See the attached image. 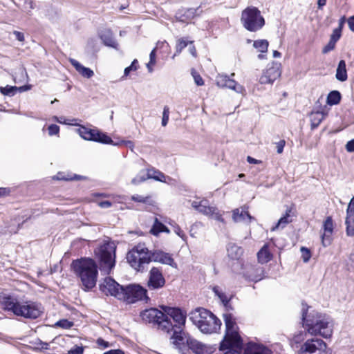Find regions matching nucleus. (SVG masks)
Instances as JSON below:
<instances>
[{"instance_id": "nucleus-25", "label": "nucleus", "mask_w": 354, "mask_h": 354, "mask_svg": "<svg viewBox=\"0 0 354 354\" xmlns=\"http://www.w3.org/2000/svg\"><path fill=\"white\" fill-rule=\"evenodd\" d=\"M170 332H172V335L170 337L171 339V343L176 348H180L181 345L183 344V328H180L179 327H175L173 326L170 328L169 332H167V333H169Z\"/></svg>"}, {"instance_id": "nucleus-19", "label": "nucleus", "mask_w": 354, "mask_h": 354, "mask_svg": "<svg viewBox=\"0 0 354 354\" xmlns=\"http://www.w3.org/2000/svg\"><path fill=\"white\" fill-rule=\"evenodd\" d=\"M165 284V279L161 270L156 267H153L149 273V280L147 287L149 290H157L162 288Z\"/></svg>"}, {"instance_id": "nucleus-48", "label": "nucleus", "mask_w": 354, "mask_h": 354, "mask_svg": "<svg viewBox=\"0 0 354 354\" xmlns=\"http://www.w3.org/2000/svg\"><path fill=\"white\" fill-rule=\"evenodd\" d=\"M192 75L196 85L202 86L204 84L203 78L195 70L192 71Z\"/></svg>"}, {"instance_id": "nucleus-52", "label": "nucleus", "mask_w": 354, "mask_h": 354, "mask_svg": "<svg viewBox=\"0 0 354 354\" xmlns=\"http://www.w3.org/2000/svg\"><path fill=\"white\" fill-rule=\"evenodd\" d=\"M335 44H336V42L330 39L328 44L324 47V48L322 50V53L325 54V53H327L330 52V50H333L335 46Z\"/></svg>"}, {"instance_id": "nucleus-26", "label": "nucleus", "mask_w": 354, "mask_h": 354, "mask_svg": "<svg viewBox=\"0 0 354 354\" xmlns=\"http://www.w3.org/2000/svg\"><path fill=\"white\" fill-rule=\"evenodd\" d=\"M232 218L235 222H244L246 223H250L254 219L244 208L234 209Z\"/></svg>"}, {"instance_id": "nucleus-11", "label": "nucleus", "mask_w": 354, "mask_h": 354, "mask_svg": "<svg viewBox=\"0 0 354 354\" xmlns=\"http://www.w3.org/2000/svg\"><path fill=\"white\" fill-rule=\"evenodd\" d=\"M122 294L123 297H121L120 300L129 304L135 303L138 301H147L149 300L147 290L138 284L123 286Z\"/></svg>"}, {"instance_id": "nucleus-5", "label": "nucleus", "mask_w": 354, "mask_h": 354, "mask_svg": "<svg viewBox=\"0 0 354 354\" xmlns=\"http://www.w3.org/2000/svg\"><path fill=\"white\" fill-rule=\"evenodd\" d=\"M189 319L203 333H216L221 328L220 319L203 308H198L193 310L189 315Z\"/></svg>"}, {"instance_id": "nucleus-22", "label": "nucleus", "mask_w": 354, "mask_h": 354, "mask_svg": "<svg viewBox=\"0 0 354 354\" xmlns=\"http://www.w3.org/2000/svg\"><path fill=\"white\" fill-rule=\"evenodd\" d=\"M151 261L158 262L162 264H166L176 268L177 264L175 263L171 255L169 253L165 252L162 250H156L151 252Z\"/></svg>"}, {"instance_id": "nucleus-44", "label": "nucleus", "mask_w": 354, "mask_h": 354, "mask_svg": "<svg viewBox=\"0 0 354 354\" xmlns=\"http://www.w3.org/2000/svg\"><path fill=\"white\" fill-rule=\"evenodd\" d=\"M301 253V258L304 263L308 262L311 257V252L310 250L306 247H301L300 249Z\"/></svg>"}, {"instance_id": "nucleus-27", "label": "nucleus", "mask_w": 354, "mask_h": 354, "mask_svg": "<svg viewBox=\"0 0 354 354\" xmlns=\"http://www.w3.org/2000/svg\"><path fill=\"white\" fill-rule=\"evenodd\" d=\"M70 63L75 68V70L84 77L91 78L93 76L94 72L89 68L85 67L82 65L79 62L75 59H69Z\"/></svg>"}, {"instance_id": "nucleus-13", "label": "nucleus", "mask_w": 354, "mask_h": 354, "mask_svg": "<svg viewBox=\"0 0 354 354\" xmlns=\"http://www.w3.org/2000/svg\"><path fill=\"white\" fill-rule=\"evenodd\" d=\"M297 354H328L326 344L321 339H307L300 347Z\"/></svg>"}, {"instance_id": "nucleus-45", "label": "nucleus", "mask_w": 354, "mask_h": 354, "mask_svg": "<svg viewBox=\"0 0 354 354\" xmlns=\"http://www.w3.org/2000/svg\"><path fill=\"white\" fill-rule=\"evenodd\" d=\"M73 325V322H69L67 319H62L58 322H57L55 324L57 327H60L62 328L68 329L72 327Z\"/></svg>"}, {"instance_id": "nucleus-49", "label": "nucleus", "mask_w": 354, "mask_h": 354, "mask_svg": "<svg viewBox=\"0 0 354 354\" xmlns=\"http://www.w3.org/2000/svg\"><path fill=\"white\" fill-rule=\"evenodd\" d=\"M341 35H342V30L335 28L333 30V33L330 35V39L335 42H337L341 37Z\"/></svg>"}, {"instance_id": "nucleus-30", "label": "nucleus", "mask_w": 354, "mask_h": 354, "mask_svg": "<svg viewBox=\"0 0 354 354\" xmlns=\"http://www.w3.org/2000/svg\"><path fill=\"white\" fill-rule=\"evenodd\" d=\"M100 38L106 46L116 48L117 43L110 30H104L100 35Z\"/></svg>"}, {"instance_id": "nucleus-40", "label": "nucleus", "mask_w": 354, "mask_h": 354, "mask_svg": "<svg viewBox=\"0 0 354 354\" xmlns=\"http://www.w3.org/2000/svg\"><path fill=\"white\" fill-rule=\"evenodd\" d=\"M192 43H193L192 41H188L183 38L179 39L177 41V44L176 46V53L174 55V56L172 57V58L174 59L175 56L179 55L181 53V51L188 45V44H192Z\"/></svg>"}, {"instance_id": "nucleus-31", "label": "nucleus", "mask_w": 354, "mask_h": 354, "mask_svg": "<svg viewBox=\"0 0 354 354\" xmlns=\"http://www.w3.org/2000/svg\"><path fill=\"white\" fill-rule=\"evenodd\" d=\"M257 259L259 263H268L272 259V254L268 250L267 245H264L263 248L257 253Z\"/></svg>"}, {"instance_id": "nucleus-10", "label": "nucleus", "mask_w": 354, "mask_h": 354, "mask_svg": "<svg viewBox=\"0 0 354 354\" xmlns=\"http://www.w3.org/2000/svg\"><path fill=\"white\" fill-rule=\"evenodd\" d=\"M77 126L78 128L75 131L84 140L103 144L115 145L113 140L109 136L97 129H88L80 124H77Z\"/></svg>"}, {"instance_id": "nucleus-64", "label": "nucleus", "mask_w": 354, "mask_h": 354, "mask_svg": "<svg viewBox=\"0 0 354 354\" xmlns=\"http://www.w3.org/2000/svg\"><path fill=\"white\" fill-rule=\"evenodd\" d=\"M247 160L249 163L250 164H258V163H261V160H257L251 156H248L247 157Z\"/></svg>"}, {"instance_id": "nucleus-12", "label": "nucleus", "mask_w": 354, "mask_h": 354, "mask_svg": "<svg viewBox=\"0 0 354 354\" xmlns=\"http://www.w3.org/2000/svg\"><path fill=\"white\" fill-rule=\"evenodd\" d=\"M191 206L199 213L214 218L220 222H224L222 214L216 207L209 205L207 199L189 201Z\"/></svg>"}, {"instance_id": "nucleus-23", "label": "nucleus", "mask_w": 354, "mask_h": 354, "mask_svg": "<svg viewBox=\"0 0 354 354\" xmlns=\"http://www.w3.org/2000/svg\"><path fill=\"white\" fill-rule=\"evenodd\" d=\"M244 354H272V352L262 344L250 342L245 348Z\"/></svg>"}, {"instance_id": "nucleus-38", "label": "nucleus", "mask_w": 354, "mask_h": 354, "mask_svg": "<svg viewBox=\"0 0 354 354\" xmlns=\"http://www.w3.org/2000/svg\"><path fill=\"white\" fill-rule=\"evenodd\" d=\"M345 224L346 225V234L349 236H354V216H346Z\"/></svg>"}, {"instance_id": "nucleus-29", "label": "nucleus", "mask_w": 354, "mask_h": 354, "mask_svg": "<svg viewBox=\"0 0 354 354\" xmlns=\"http://www.w3.org/2000/svg\"><path fill=\"white\" fill-rule=\"evenodd\" d=\"M335 77L340 82H345L347 80L348 75L344 60L339 61L336 70Z\"/></svg>"}, {"instance_id": "nucleus-32", "label": "nucleus", "mask_w": 354, "mask_h": 354, "mask_svg": "<svg viewBox=\"0 0 354 354\" xmlns=\"http://www.w3.org/2000/svg\"><path fill=\"white\" fill-rule=\"evenodd\" d=\"M325 117L326 114L322 111L312 112L310 115L312 128L317 127Z\"/></svg>"}, {"instance_id": "nucleus-47", "label": "nucleus", "mask_w": 354, "mask_h": 354, "mask_svg": "<svg viewBox=\"0 0 354 354\" xmlns=\"http://www.w3.org/2000/svg\"><path fill=\"white\" fill-rule=\"evenodd\" d=\"M169 109L168 106H165L163 109L162 112V125L165 127L169 121Z\"/></svg>"}, {"instance_id": "nucleus-53", "label": "nucleus", "mask_w": 354, "mask_h": 354, "mask_svg": "<svg viewBox=\"0 0 354 354\" xmlns=\"http://www.w3.org/2000/svg\"><path fill=\"white\" fill-rule=\"evenodd\" d=\"M83 352V347L76 346L68 351V354H82Z\"/></svg>"}, {"instance_id": "nucleus-24", "label": "nucleus", "mask_w": 354, "mask_h": 354, "mask_svg": "<svg viewBox=\"0 0 354 354\" xmlns=\"http://www.w3.org/2000/svg\"><path fill=\"white\" fill-rule=\"evenodd\" d=\"M227 257L233 260V261H239V263L242 262L241 261V258L243 254V249L232 243H230L227 245Z\"/></svg>"}, {"instance_id": "nucleus-3", "label": "nucleus", "mask_w": 354, "mask_h": 354, "mask_svg": "<svg viewBox=\"0 0 354 354\" xmlns=\"http://www.w3.org/2000/svg\"><path fill=\"white\" fill-rule=\"evenodd\" d=\"M225 334L220 344V350L228 349L224 354H242L243 341L239 333L235 319L231 314L223 315Z\"/></svg>"}, {"instance_id": "nucleus-33", "label": "nucleus", "mask_w": 354, "mask_h": 354, "mask_svg": "<svg viewBox=\"0 0 354 354\" xmlns=\"http://www.w3.org/2000/svg\"><path fill=\"white\" fill-rule=\"evenodd\" d=\"M146 172L147 178H148V179L152 178L160 182L165 181L166 176L164 174L154 168L148 169Z\"/></svg>"}, {"instance_id": "nucleus-20", "label": "nucleus", "mask_w": 354, "mask_h": 354, "mask_svg": "<svg viewBox=\"0 0 354 354\" xmlns=\"http://www.w3.org/2000/svg\"><path fill=\"white\" fill-rule=\"evenodd\" d=\"M187 343L195 354H212L215 350L214 346L205 344L194 339H188Z\"/></svg>"}, {"instance_id": "nucleus-16", "label": "nucleus", "mask_w": 354, "mask_h": 354, "mask_svg": "<svg viewBox=\"0 0 354 354\" xmlns=\"http://www.w3.org/2000/svg\"><path fill=\"white\" fill-rule=\"evenodd\" d=\"M280 64L277 62H272L268 64L266 69L263 71L259 78V82L261 84H272L281 74Z\"/></svg>"}, {"instance_id": "nucleus-9", "label": "nucleus", "mask_w": 354, "mask_h": 354, "mask_svg": "<svg viewBox=\"0 0 354 354\" xmlns=\"http://www.w3.org/2000/svg\"><path fill=\"white\" fill-rule=\"evenodd\" d=\"M142 318L146 322L157 324L160 330L165 332H169L172 327V324L164 311L162 312L156 308L145 310L142 313Z\"/></svg>"}, {"instance_id": "nucleus-8", "label": "nucleus", "mask_w": 354, "mask_h": 354, "mask_svg": "<svg viewBox=\"0 0 354 354\" xmlns=\"http://www.w3.org/2000/svg\"><path fill=\"white\" fill-rule=\"evenodd\" d=\"M115 244L107 241L95 250V254L100 259V269L109 273L115 266Z\"/></svg>"}, {"instance_id": "nucleus-37", "label": "nucleus", "mask_w": 354, "mask_h": 354, "mask_svg": "<svg viewBox=\"0 0 354 354\" xmlns=\"http://www.w3.org/2000/svg\"><path fill=\"white\" fill-rule=\"evenodd\" d=\"M269 43L266 39H258L254 41L253 46L261 53H266Z\"/></svg>"}, {"instance_id": "nucleus-28", "label": "nucleus", "mask_w": 354, "mask_h": 354, "mask_svg": "<svg viewBox=\"0 0 354 354\" xmlns=\"http://www.w3.org/2000/svg\"><path fill=\"white\" fill-rule=\"evenodd\" d=\"M291 209H287L286 214L278 221L275 226L272 227V231H275L278 229L284 228L288 223L292 222L291 218Z\"/></svg>"}, {"instance_id": "nucleus-34", "label": "nucleus", "mask_w": 354, "mask_h": 354, "mask_svg": "<svg viewBox=\"0 0 354 354\" xmlns=\"http://www.w3.org/2000/svg\"><path fill=\"white\" fill-rule=\"evenodd\" d=\"M150 232L152 234L157 236L159 233L163 232L169 233V230L156 218Z\"/></svg>"}, {"instance_id": "nucleus-4", "label": "nucleus", "mask_w": 354, "mask_h": 354, "mask_svg": "<svg viewBox=\"0 0 354 354\" xmlns=\"http://www.w3.org/2000/svg\"><path fill=\"white\" fill-rule=\"evenodd\" d=\"M71 266L85 290H91L95 286L98 271L94 260L90 258H82L73 261Z\"/></svg>"}, {"instance_id": "nucleus-41", "label": "nucleus", "mask_w": 354, "mask_h": 354, "mask_svg": "<svg viewBox=\"0 0 354 354\" xmlns=\"http://www.w3.org/2000/svg\"><path fill=\"white\" fill-rule=\"evenodd\" d=\"M17 91V86H8L0 87V92L6 95L13 96Z\"/></svg>"}, {"instance_id": "nucleus-56", "label": "nucleus", "mask_w": 354, "mask_h": 354, "mask_svg": "<svg viewBox=\"0 0 354 354\" xmlns=\"http://www.w3.org/2000/svg\"><path fill=\"white\" fill-rule=\"evenodd\" d=\"M346 149L348 152H353L354 151V138L350 141H348L346 145Z\"/></svg>"}, {"instance_id": "nucleus-15", "label": "nucleus", "mask_w": 354, "mask_h": 354, "mask_svg": "<svg viewBox=\"0 0 354 354\" xmlns=\"http://www.w3.org/2000/svg\"><path fill=\"white\" fill-rule=\"evenodd\" d=\"M100 290L106 295L113 296L120 300L121 297H123L122 289L123 286H120L111 277H106L100 285Z\"/></svg>"}, {"instance_id": "nucleus-63", "label": "nucleus", "mask_w": 354, "mask_h": 354, "mask_svg": "<svg viewBox=\"0 0 354 354\" xmlns=\"http://www.w3.org/2000/svg\"><path fill=\"white\" fill-rule=\"evenodd\" d=\"M30 88H31L30 85H25V86L17 87V91L21 93V92L27 91L30 90Z\"/></svg>"}, {"instance_id": "nucleus-62", "label": "nucleus", "mask_w": 354, "mask_h": 354, "mask_svg": "<svg viewBox=\"0 0 354 354\" xmlns=\"http://www.w3.org/2000/svg\"><path fill=\"white\" fill-rule=\"evenodd\" d=\"M104 354H124V352L120 349L110 350Z\"/></svg>"}, {"instance_id": "nucleus-35", "label": "nucleus", "mask_w": 354, "mask_h": 354, "mask_svg": "<svg viewBox=\"0 0 354 354\" xmlns=\"http://www.w3.org/2000/svg\"><path fill=\"white\" fill-rule=\"evenodd\" d=\"M341 100V94L337 91H333L330 92L327 96L326 103L328 105L333 106L339 103Z\"/></svg>"}, {"instance_id": "nucleus-17", "label": "nucleus", "mask_w": 354, "mask_h": 354, "mask_svg": "<svg viewBox=\"0 0 354 354\" xmlns=\"http://www.w3.org/2000/svg\"><path fill=\"white\" fill-rule=\"evenodd\" d=\"M235 75L233 73L230 77L227 75H218L216 79V85L220 88H229L235 91L237 93L243 94L245 92L244 87L237 83L232 77Z\"/></svg>"}, {"instance_id": "nucleus-21", "label": "nucleus", "mask_w": 354, "mask_h": 354, "mask_svg": "<svg viewBox=\"0 0 354 354\" xmlns=\"http://www.w3.org/2000/svg\"><path fill=\"white\" fill-rule=\"evenodd\" d=\"M323 233L322 234V244L327 247L331 243V236L334 230L333 221L331 216H328L323 223Z\"/></svg>"}, {"instance_id": "nucleus-14", "label": "nucleus", "mask_w": 354, "mask_h": 354, "mask_svg": "<svg viewBox=\"0 0 354 354\" xmlns=\"http://www.w3.org/2000/svg\"><path fill=\"white\" fill-rule=\"evenodd\" d=\"M241 270L239 273L246 279L252 281H259L261 280L264 276V270L261 266L253 265L248 262H241Z\"/></svg>"}, {"instance_id": "nucleus-1", "label": "nucleus", "mask_w": 354, "mask_h": 354, "mask_svg": "<svg viewBox=\"0 0 354 354\" xmlns=\"http://www.w3.org/2000/svg\"><path fill=\"white\" fill-rule=\"evenodd\" d=\"M0 304L4 310L10 311L15 315L26 319H37L43 313L40 304L32 301H19L10 295L1 296Z\"/></svg>"}, {"instance_id": "nucleus-18", "label": "nucleus", "mask_w": 354, "mask_h": 354, "mask_svg": "<svg viewBox=\"0 0 354 354\" xmlns=\"http://www.w3.org/2000/svg\"><path fill=\"white\" fill-rule=\"evenodd\" d=\"M162 310L164 311L165 314L167 316L171 317L174 322L176 323L175 325H173V327H179L180 328H183L186 322V313H183L178 308H173L169 306H161Z\"/></svg>"}, {"instance_id": "nucleus-51", "label": "nucleus", "mask_w": 354, "mask_h": 354, "mask_svg": "<svg viewBox=\"0 0 354 354\" xmlns=\"http://www.w3.org/2000/svg\"><path fill=\"white\" fill-rule=\"evenodd\" d=\"M48 130L50 136H54L59 133V127L57 124H51L48 127Z\"/></svg>"}, {"instance_id": "nucleus-7", "label": "nucleus", "mask_w": 354, "mask_h": 354, "mask_svg": "<svg viewBox=\"0 0 354 354\" xmlns=\"http://www.w3.org/2000/svg\"><path fill=\"white\" fill-rule=\"evenodd\" d=\"M127 259L136 270L142 271L145 265L151 261V252L144 243H139L127 253Z\"/></svg>"}, {"instance_id": "nucleus-54", "label": "nucleus", "mask_w": 354, "mask_h": 354, "mask_svg": "<svg viewBox=\"0 0 354 354\" xmlns=\"http://www.w3.org/2000/svg\"><path fill=\"white\" fill-rule=\"evenodd\" d=\"M114 144H115L114 142H113ZM116 144H118V145H120L121 144H123L124 145L127 147L129 148L131 151H133V147H134V144L132 141L131 140H127V141H125V140H122L121 142H117Z\"/></svg>"}, {"instance_id": "nucleus-39", "label": "nucleus", "mask_w": 354, "mask_h": 354, "mask_svg": "<svg viewBox=\"0 0 354 354\" xmlns=\"http://www.w3.org/2000/svg\"><path fill=\"white\" fill-rule=\"evenodd\" d=\"M212 290L214 294L220 299L224 306H227L230 299H228L227 296L222 291L221 288L219 286H214L212 288Z\"/></svg>"}, {"instance_id": "nucleus-55", "label": "nucleus", "mask_w": 354, "mask_h": 354, "mask_svg": "<svg viewBox=\"0 0 354 354\" xmlns=\"http://www.w3.org/2000/svg\"><path fill=\"white\" fill-rule=\"evenodd\" d=\"M286 142L283 140H280L277 143V151L278 153H281L283 151Z\"/></svg>"}, {"instance_id": "nucleus-50", "label": "nucleus", "mask_w": 354, "mask_h": 354, "mask_svg": "<svg viewBox=\"0 0 354 354\" xmlns=\"http://www.w3.org/2000/svg\"><path fill=\"white\" fill-rule=\"evenodd\" d=\"M346 216H354V196L352 197L348 203L346 210Z\"/></svg>"}, {"instance_id": "nucleus-60", "label": "nucleus", "mask_w": 354, "mask_h": 354, "mask_svg": "<svg viewBox=\"0 0 354 354\" xmlns=\"http://www.w3.org/2000/svg\"><path fill=\"white\" fill-rule=\"evenodd\" d=\"M99 206L102 208H108L111 206V203L106 201H102L98 203Z\"/></svg>"}, {"instance_id": "nucleus-6", "label": "nucleus", "mask_w": 354, "mask_h": 354, "mask_svg": "<svg viewBox=\"0 0 354 354\" xmlns=\"http://www.w3.org/2000/svg\"><path fill=\"white\" fill-rule=\"evenodd\" d=\"M241 23L250 32H257L265 25V19L261 11L255 6H248L242 12Z\"/></svg>"}, {"instance_id": "nucleus-2", "label": "nucleus", "mask_w": 354, "mask_h": 354, "mask_svg": "<svg viewBox=\"0 0 354 354\" xmlns=\"http://www.w3.org/2000/svg\"><path fill=\"white\" fill-rule=\"evenodd\" d=\"M303 326L311 335H320L324 338L330 337L333 333V324L330 317L318 312L307 315L302 313Z\"/></svg>"}, {"instance_id": "nucleus-43", "label": "nucleus", "mask_w": 354, "mask_h": 354, "mask_svg": "<svg viewBox=\"0 0 354 354\" xmlns=\"http://www.w3.org/2000/svg\"><path fill=\"white\" fill-rule=\"evenodd\" d=\"M138 61H137V59H134L129 66L125 68V69L124 71V75H123L122 78L128 76L131 71H136L138 69Z\"/></svg>"}, {"instance_id": "nucleus-61", "label": "nucleus", "mask_w": 354, "mask_h": 354, "mask_svg": "<svg viewBox=\"0 0 354 354\" xmlns=\"http://www.w3.org/2000/svg\"><path fill=\"white\" fill-rule=\"evenodd\" d=\"M345 21H346V17L345 16L342 17L339 20V26L337 28L339 29V30H342Z\"/></svg>"}, {"instance_id": "nucleus-36", "label": "nucleus", "mask_w": 354, "mask_h": 354, "mask_svg": "<svg viewBox=\"0 0 354 354\" xmlns=\"http://www.w3.org/2000/svg\"><path fill=\"white\" fill-rule=\"evenodd\" d=\"M166 43L165 41H163V42L159 41L157 43L156 47L151 50V52L149 55V62L147 64V67L149 72L153 71V66L156 64V49L159 47V46L164 45Z\"/></svg>"}, {"instance_id": "nucleus-58", "label": "nucleus", "mask_w": 354, "mask_h": 354, "mask_svg": "<svg viewBox=\"0 0 354 354\" xmlns=\"http://www.w3.org/2000/svg\"><path fill=\"white\" fill-rule=\"evenodd\" d=\"M347 23L349 27V29L354 32V16L350 17L347 19Z\"/></svg>"}, {"instance_id": "nucleus-59", "label": "nucleus", "mask_w": 354, "mask_h": 354, "mask_svg": "<svg viewBox=\"0 0 354 354\" xmlns=\"http://www.w3.org/2000/svg\"><path fill=\"white\" fill-rule=\"evenodd\" d=\"M14 35L16 37V39L19 41H23L24 40V35L22 32L19 31H15Z\"/></svg>"}, {"instance_id": "nucleus-42", "label": "nucleus", "mask_w": 354, "mask_h": 354, "mask_svg": "<svg viewBox=\"0 0 354 354\" xmlns=\"http://www.w3.org/2000/svg\"><path fill=\"white\" fill-rule=\"evenodd\" d=\"M147 179H148V178H147V172L141 171L136 177L132 179L131 183L137 185L145 181Z\"/></svg>"}, {"instance_id": "nucleus-46", "label": "nucleus", "mask_w": 354, "mask_h": 354, "mask_svg": "<svg viewBox=\"0 0 354 354\" xmlns=\"http://www.w3.org/2000/svg\"><path fill=\"white\" fill-rule=\"evenodd\" d=\"M131 199L133 201L138 202V203H149L150 202L149 196H143L138 195V194L132 196Z\"/></svg>"}, {"instance_id": "nucleus-57", "label": "nucleus", "mask_w": 354, "mask_h": 354, "mask_svg": "<svg viewBox=\"0 0 354 354\" xmlns=\"http://www.w3.org/2000/svg\"><path fill=\"white\" fill-rule=\"evenodd\" d=\"M97 344L99 346H102L103 348H107V347H109L110 346V344L108 342L106 341H104L103 339L102 338H98L97 339Z\"/></svg>"}]
</instances>
